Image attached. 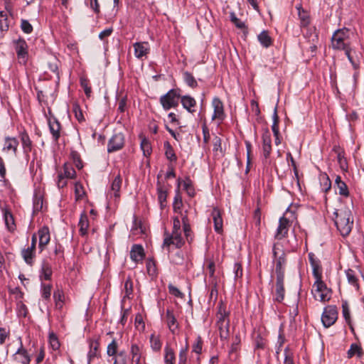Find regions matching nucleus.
I'll return each instance as SVG.
<instances>
[{
  "instance_id": "603ef678",
  "label": "nucleus",
  "mask_w": 364,
  "mask_h": 364,
  "mask_svg": "<svg viewBox=\"0 0 364 364\" xmlns=\"http://www.w3.org/2000/svg\"><path fill=\"white\" fill-rule=\"evenodd\" d=\"M118 344L115 339H113L112 342L107 346V354L108 356H114L118 353Z\"/></svg>"
},
{
  "instance_id": "cd10ccee",
  "label": "nucleus",
  "mask_w": 364,
  "mask_h": 364,
  "mask_svg": "<svg viewBox=\"0 0 364 364\" xmlns=\"http://www.w3.org/2000/svg\"><path fill=\"white\" fill-rule=\"evenodd\" d=\"M55 308L61 310L65 304V294L62 289H57L53 293Z\"/></svg>"
},
{
  "instance_id": "7ed1b4c3",
  "label": "nucleus",
  "mask_w": 364,
  "mask_h": 364,
  "mask_svg": "<svg viewBox=\"0 0 364 364\" xmlns=\"http://www.w3.org/2000/svg\"><path fill=\"white\" fill-rule=\"evenodd\" d=\"M331 44L333 49L341 50L350 46L348 29L343 28L336 31L331 38Z\"/></svg>"
},
{
  "instance_id": "5701e85b",
  "label": "nucleus",
  "mask_w": 364,
  "mask_h": 364,
  "mask_svg": "<svg viewBox=\"0 0 364 364\" xmlns=\"http://www.w3.org/2000/svg\"><path fill=\"white\" fill-rule=\"evenodd\" d=\"M19 136H20L21 141L22 144L23 153L28 156L29 152H31L32 150V147H33L32 141H31L28 133L26 131L21 132L19 134Z\"/></svg>"
},
{
  "instance_id": "864d4df0",
  "label": "nucleus",
  "mask_w": 364,
  "mask_h": 364,
  "mask_svg": "<svg viewBox=\"0 0 364 364\" xmlns=\"http://www.w3.org/2000/svg\"><path fill=\"white\" fill-rule=\"evenodd\" d=\"M342 313L343 316L348 324H350V315L348 304L346 301L342 302Z\"/></svg>"
},
{
  "instance_id": "e2e57ef3",
  "label": "nucleus",
  "mask_w": 364,
  "mask_h": 364,
  "mask_svg": "<svg viewBox=\"0 0 364 364\" xmlns=\"http://www.w3.org/2000/svg\"><path fill=\"white\" fill-rule=\"evenodd\" d=\"M168 291L169 293L176 297L178 298H183L184 296V294L176 287H174L172 284H169L168 287Z\"/></svg>"
},
{
  "instance_id": "13d9d810",
  "label": "nucleus",
  "mask_w": 364,
  "mask_h": 364,
  "mask_svg": "<svg viewBox=\"0 0 364 364\" xmlns=\"http://www.w3.org/2000/svg\"><path fill=\"white\" fill-rule=\"evenodd\" d=\"M124 297L129 298V296L132 295L133 292V282L130 278H127L124 282Z\"/></svg>"
},
{
  "instance_id": "09e8293b",
  "label": "nucleus",
  "mask_w": 364,
  "mask_h": 364,
  "mask_svg": "<svg viewBox=\"0 0 364 364\" xmlns=\"http://www.w3.org/2000/svg\"><path fill=\"white\" fill-rule=\"evenodd\" d=\"M273 124L272 126V129L274 135H279V116L277 114V109L274 108L273 113Z\"/></svg>"
},
{
  "instance_id": "bf43d9fd",
  "label": "nucleus",
  "mask_w": 364,
  "mask_h": 364,
  "mask_svg": "<svg viewBox=\"0 0 364 364\" xmlns=\"http://www.w3.org/2000/svg\"><path fill=\"white\" fill-rule=\"evenodd\" d=\"M182 205L181 198L178 195L176 196L173 203V211L175 213H181Z\"/></svg>"
},
{
  "instance_id": "37998d69",
  "label": "nucleus",
  "mask_w": 364,
  "mask_h": 364,
  "mask_svg": "<svg viewBox=\"0 0 364 364\" xmlns=\"http://www.w3.org/2000/svg\"><path fill=\"white\" fill-rule=\"evenodd\" d=\"M64 173L63 174L67 178H73L75 177L76 172L71 164L65 163L63 166Z\"/></svg>"
},
{
  "instance_id": "473e14b6",
  "label": "nucleus",
  "mask_w": 364,
  "mask_h": 364,
  "mask_svg": "<svg viewBox=\"0 0 364 364\" xmlns=\"http://www.w3.org/2000/svg\"><path fill=\"white\" fill-rule=\"evenodd\" d=\"M164 147L166 159L171 162H176L177 161V156L171 144L168 141H165Z\"/></svg>"
},
{
  "instance_id": "c756f323",
  "label": "nucleus",
  "mask_w": 364,
  "mask_h": 364,
  "mask_svg": "<svg viewBox=\"0 0 364 364\" xmlns=\"http://www.w3.org/2000/svg\"><path fill=\"white\" fill-rule=\"evenodd\" d=\"M164 359L165 364H175V353L173 350L168 345H166L164 348Z\"/></svg>"
},
{
  "instance_id": "a878e982",
  "label": "nucleus",
  "mask_w": 364,
  "mask_h": 364,
  "mask_svg": "<svg viewBox=\"0 0 364 364\" xmlns=\"http://www.w3.org/2000/svg\"><path fill=\"white\" fill-rule=\"evenodd\" d=\"M298 11V16L300 20V25L301 27H307L311 22L309 14L305 11L301 5H297L296 6Z\"/></svg>"
},
{
  "instance_id": "6e6d98bb",
  "label": "nucleus",
  "mask_w": 364,
  "mask_h": 364,
  "mask_svg": "<svg viewBox=\"0 0 364 364\" xmlns=\"http://www.w3.org/2000/svg\"><path fill=\"white\" fill-rule=\"evenodd\" d=\"M58 64L59 61L55 58H53L48 63L49 70L55 73L59 78V73H58Z\"/></svg>"
},
{
  "instance_id": "f704fd0d",
  "label": "nucleus",
  "mask_w": 364,
  "mask_h": 364,
  "mask_svg": "<svg viewBox=\"0 0 364 364\" xmlns=\"http://www.w3.org/2000/svg\"><path fill=\"white\" fill-rule=\"evenodd\" d=\"M36 255V251L31 250L29 247L23 249L21 251V256L24 259L25 262L29 265H32L33 263V258Z\"/></svg>"
},
{
  "instance_id": "9b49d317",
  "label": "nucleus",
  "mask_w": 364,
  "mask_h": 364,
  "mask_svg": "<svg viewBox=\"0 0 364 364\" xmlns=\"http://www.w3.org/2000/svg\"><path fill=\"white\" fill-rule=\"evenodd\" d=\"M309 259L312 267V274L315 278V282H321L322 280V268L319 259L315 257V255L312 252L309 254Z\"/></svg>"
},
{
  "instance_id": "c03bdc74",
  "label": "nucleus",
  "mask_w": 364,
  "mask_h": 364,
  "mask_svg": "<svg viewBox=\"0 0 364 364\" xmlns=\"http://www.w3.org/2000/svg\"><path fill=\"white\" fill-rule=\"evenodd\" d=\"M151 348L154 351H159L162 343L159 336L151 334L150 336Z\"/></svg>"
},
{
  "instance_id": "f8f14e48",
  "label": "nucleus",
  "mask_w": 364,
  "mask_h": 364,
  "mask_svg": "<svg viewBox=\"0 0 364 364\" xmlns=\"http://www.w3.org/2000/svg\"><path fill=\"white\" fill-rule=\"evenodd\" d=\"M290 226V221L286 217L280 218L279 220V225L277 227L274 238L281 240L287 237L289 227Z\"/></svg>"
},
{
  "instance_id": "72a5a7b5",
  "label": "nucleus",
  "mask_w": 364,
  "mask_h": 364,
  "mask_svg": "<svg viewBox=\"0 0 364 364\" xmlns=\"http://www.w3.org/2000/svg\"><path fill=\"white\" fill-rule=\"evenodd\" d=\"M260 44L264 48H269L272 44V38L267 31H262L257 36Z\"/></svg>"
},
{
  "instance_id": "338daca9",
  "label": "nucleus",
  "mask_w": 364,
  "mask_h": 364,
  "mask_svg": "<svg viewBox=\"0 0 364 364\" xmlns=\"http://www.w3.org/2000/svg\"><path fill=\"white\" fill-rule=\"evenodd\" d=\"M183 230L186 236L187 241L191 243L193 240V237L191 235V229L190 224H186L183 225Z\"/></svg>"
},
{
  "instance_id": "4be33fe9",
  "label": "nucleus",
  "mask_w": 364,
  "mask_h": 364,
  "mask_svg": "<svg viewBox=\"0 0 364 364\" xmlns=\"http://www.w3.org/2000/svg\"><path fill=\"white\" fill-rule=\"evenodd\" d=\"M165 316L166 323L169 330L172 333L174 334L176 333V331L178 329V324L173 311L170 309H167L166 311Z\"/></svg>"
},
{
  "instance_id": "2f4dec72",
  "label": "nucleus",
  "mask_w": 364,
  "mask_h": 364,
  "mask_svg": "<svg viewBox=\"0 0 364 364\" xmlns=\"http://www.w3.org/2000/svg\"><path fill=\"white\" fill-rule=\"evenodd\" d=\"M156 189L158 193V200L159 201L161 208L162 209L166 206L167 192L159 182L157 183Z\"/></svg>"
},
{
  "instance_id": "680f3d73",
  "label": "nucleus",
  "mask_w": 364,
  "mask_h": 364,
  "mask_svg": "<svg viewBox=\"0 0 364 364\" xmlns=\"http://www.w3.org/2000/svg\"><path fill=\"white\" fill-rule=\"evenodd\" d=\"M203 341L200 336H198L196 343L193 345V352L200 354L202 352Z\"/></svg>"
},
{
  "instance_id": "393cba45",
  "label": "nucleus",
  "mask_w": 364,
  "mask_h": 364,
  "mask_svg": "<svg viewBox=\"0 0 364 364\" xmlns=\"http://www.w3.org/2000/svg\"><path fill=\"white\" fill-rule=\"evenodd\" d=\"M284 277H277L275 300L282 302L284 298Z\"/></svg>"
},
{
  "instance_id": "f257e3e1",
  "label": "nucleus",
  "mask_w": 364,
  "mask_h": 364,
  "mask_svg": "<svg viewBox=\"0 0 364 364\" xmlns=\"http://www.w3.org/2000/svg\"><path fill=\"white\" fill-rule=\"evenodd\" d=\"M333 216L334 223L341 235L348 236L353 229L354 221L351 210L347 207L335 209Z\"/></svg>"
},
{
  "instance_id": "20e7f679",
  "label": "nucleus",
  "mask_w": 364,
  "mask_h": 364,
  "mask_svg": "<svg viewBox=\"0 0 364 364\" xmlns=\"http://www.w3.org/2000/svg\"><path fill=\"white\" fill-rule=\"evenodd\" d=\"M185 243L181 237V231H172L171 234L167 232L164 233L163 248H166L169 252L171 245H174L176 248H181Z\"/></svg>"
},
{
  "instance_id": "ea45409f",
  "label": "nucleus",
  "mask_w": 364,
  "mask_h": 364,
  "mask_svg": "<svg viewBox=\"0 0 364 364\" xmlns=\"http://www.w3.org/2000/svg\"><path fill=\"white\" fill-rule=\"evenodd\" d=\"M78 225L80 227V234L82 235H86L89 227V221L85 214L81 215Z\"/></svg>"
},
{
  "instance_id": "2eb2a0df",
  "label": "nucleus",
  "mask_w": 364,
  "mask_h": 364,
  "mask_svg": "<svg viewBox=\"0 0 364 364\" xmlns=\"http://www.w3.org/2000/svg\"><path fill=\"white\" fill-rule=\"evenodd\" d=\"M134 56L138 59L146 57L150 51V46L148 42H136L133 44Z\"/></svg>"
},
{
  "instance_id": "5fc2aeb1",
  "label": "nucleus",
  "mask_w": 364,
  "mask_h": 364,
  "mask_svg": "<svg viewBox=\"0 0 364 364\" xmlns=\"http://www.w3.org/2000/svg\"><path fill=\"white\" fill-rule=\"evenodd\" d=\"M342 50H344L345 51V54L347 56L348 60L350 62V63L352 64V65L353 66V68L355 69H357L359 67V63L357 62L356 60H355V59L353 58V57L351 55V49L350 48V46H347L346 48L345 49H341Z\"/></svg>"
},
{
  "instance_id": "052dcab7",
  "label": "nucleus",
  "mask_w": 364,
  "mask_h": 364,
  "mask_svg": "<svg viewBox=\"0 0 364 364\" xmlns=\"http://www.w3.org/2000/svg\"><path fill=\"white\" fill-rule=\"evenodd\" d=\"M335 188H336L338 190V193L341 196H348L349 194L348 188L347 187V185L345 182L343 183H338V185L335 186Z\"/></svg>"
},
{
  "instance_id": "e433bc0d",
  "label": "nucleus",
  "mask_w": 364,
  "mask_h": 364,
  "mask_svg": "<svg viewBox=\"0 0 364 364\" xmlns=\"http://www.w3.org/2000/svg\"><path fill=\"white\" fill-rule=\"evenodd\" d=\"M122 184V178L119 175L117 176L111 185V191L115 198L119 197V190Z\"/></svg>"
},
{
  "instance_id": "4468645a",
  "label": "nucleus",
  "mask_w": 364,
  "mask_h": 364,
  "mask_svg": "<svg viewBox=\"0 0 364 364\" xmlns=\"http://www.w3.org/2000/svg\"><path fill=\"white\" fill-rule=\"evenodd\" d=\"M212 105L214 109L212 119H218L222 122L225 117L223 102L218 97H214L212 102Z\"/></svg>"
},
{
  "instance_id": "b1692460",
  "label": "nucleus",
  "mask_w": 364,
  "mask_h": 364,
  "mask_svg": "<svg viewBox=\"0 0 364 364\" xmlns=\"http://www.w3.org/2000/svg\"><path fill=\"white\" fill-rule=\"evenodd\" d=\"M2 211H3L5 225L6 226L8 230L10 232H14V230L16 229V224H15V220H14L12 213H11V211L9 210H8L7 208H2Z\"/></svg>"
},
{
  "instance_id": "423d86ee",
  "label": "nucleus",
  "mask_w": 364,
  "mask_h": 364,
  "mask_svg": "<svg viewBox=\"0 0 364 364\" xmlns=\"http://www.w3.org/2000/svg\"><path fill=\"white\" fill-rule=\"evenodd\" d=\"M15 50L20 64L26 65L28 59V47L25 40L19 38L14 41Z\"/></svg>"
},
{
  "instance_id": "ddd939ff",
  "label": "nucleus",
  "mask_w": 364,
  "mask_h": 364,
  "mask_svg": "<svg viewBox=\"0 0 364 364\" xmlns=\"http://www.w3.org/2000/svg\"><path fill=\"white\" fill-rule=\"evenodd\" d=\"M48 124L49 127L50 132L52 134L53 140L55 142H58L59 138L60 137V123L55 117H51L48 119Z\"/></svg>"
},
{
  "instance_id": "4d7b16f0",
  "label": "nucleus",
  "mask_w": 364,
  "mask_h": 364,
  "mask_svg": "<svg viewBox=\"0 0 364 364\" xmlns=\"http://www.w3.org/2000/svg\"><path fill=\"white\" fill-rule=\"evenodd\" d=\"M188 350V346L187 344L184 348H182L180 350V352L178 354V364H186Z\"/></svg>"
},
{
  "instance_id": "c85d7f7f",
  "label": "nucleus",
  "mask_w": 364,
  "mask_h": 364,
  "mask_svg": "<svg viewBox=\"0 0 364 364\" xmlns=\"http://www.w3.org/2000/svg\"><path fill=\"white\" fill-rule=\"evenodd\" d=\"M219 334L221 340H227L229 337L230 321L217 323Z\"/></svg>"
},
{
  "instance_id": "aec40b11",
  "label": "nucleus",
  "mask_w": 364,
  "mask_h": 364,
  "mask_svg": "<svg viewBox=\"0 0 364 364\" xmlns=\"http://www.w3.org/2000/svg\"><path fill=\"white\" fill-rule=\"evenodd\" d=\"M211 216L214 223V229L218 233L223 231V218L220 210L214 208L212 210Z\"/></svg>"
},
{
  "instance_id": "412c9836",
  "label": "nucleus",
  "mask_w": 364,
  "mask_h": 364,
  "mask_svg": "<svg viewBox=\"0 0 364 364\" xmlns=\"http://www.w3.org/2000/svg\"><path fill=\"white\" fill-rule=\"evenodd\" d=\"M180 99L183 107L188 112L193 114L196 112L194 107L196 106V101L193 97L189 95H184L181 97Z\"/></svg>"
},
{
  "instance_id": "774afa93",
  "label": "nucleus",
  "mask_w": 364,
  "mask_h": 364,
  "mask_svg": "<svg viewBox=\"0 0 364 364\" xmlns=\"http://www.w3.org/2000/svg\"><path fill=\"white\" fill-rule=\"evenodd\" d=\"M262 144L271 145L272 138L269 131L267 129L262 134Z\"/></svg>"
},
{
  "instance_id": "a18cd8bd",
  "label": "nucleus",
  "mask_w": 364,
  "mask_h": 364,
  "mask_svg": "<svg viewBox=\"0 0 364 364\" xmlns=\"http://www.w3.org/2000/svg\"><path fill=\"white\" fill-rule=\"evenodd\" d=\"M85 196V191L82 185L80 183H75V200H80Z\"/></svg>"
},
{
  "instance_id": "3c124183",
  "label": "nucleus",
  "mask_w": 364,
  "mask_h": 364,
  "mask_svg": "<svg viewBox=\"0 0 364 364\" xmlns=\"http://www.w3.org/2000/svg\"><path fill=\"white\" fill-rule=\"evenodd\" d=\"M73 112L75 114V117L76 119L79 122H82L85 121V117L82 114V111L78 104H76V103L73 104Z\"/></svg>"
},
{
  "instance_id": "58836bf2",
  "label": "nucleus",
  "mask_w": 364,
  "mask_h": 364,
  "mask_svg": "<svg viewBox=\"0 0 364 364\" xmlns=\"http://www.w3.org/2000/svg\"><path fill=\"white\" fill-rule=\"evenodd\" d=\"M183 78L186 84L191 88H195L198 86V82L194 76L189 72L186 71L183 73Z\"/></svg>"
},
{
  "instance_id": "de8ad7c7",
  "label": "nucleus",
  "mask_w": 364,
  "mask_h": 364,
  "mask_svg": "<svg viewBox=\"0 0 364 364\" xmlns=\"http://www.w3.org/2000/svg\"><path fill=\"white\" fill-rule=\"evenodd\" d=\"M347 354L348 358L353 357L355 354L360 357L362 354V349L358 344L352 343L350 349L347 352Z\"/></svg>"
},
{
  "instance_id": "dca6fc26",
  "label": "nucleus",
  "mask_w": 364,
  "mask_h": 364,
  "mask_svg": "<svg viewBox=\"0 0 364 364\" xmlns=\"http://www.w3.org/2000/svg\"><path fill=\"white\" fill-rule=\"evenodd\" d=\"M38 235L39 237L38 249L40 252H42L50 240L49 228L47 226H43L38 231Z\"/></svg>"
},
{
  "instance_id": "bb28decb",
  "label": "nucleus",
  "mask_w": 364,
  "mask_h": 364,
  "mask_svg": "<svg viewBox=\"0 0 364 364\" xmlns=\"http://www.w3.org/2000/svg\"><path fill=\"white\" fill-rule=\"evenodd\" d=\"M15 360L22 364H29L31 361L30 356L28 354V352L26 349H24L22 346L18 348L16 353L14 355Z\"/></svg>"
},
{
  "instance_id": "79ce46f5",
  "label": "nucleus",
  "mask_w": 364,
  "mask_h": 364,
  "mask_svg": "<svg viewBox=\"0 0 364 364\" xmlns=\"http://www.w3.org/2000/svg\"><path fill=\"white\" fill-rule=\"evenodd\" d=\"M52 285L50 284L41 283V296L45 300H49L51 295Z\"/></svg>"
},
{
  "instance_id": "8fccbe9b",
  "label": "nucleus",
  "mask_w": 364,
  "mask_h": 364,
  "mask_svg": "<svg viewBox=\"0 0 364 364\" xmlns=\"http://www.w3.org/2000/svg\"><path fill=\"white\" fill-rule=\"evenodd\" d=\"M183 188L186 191L188 195L191 197L195 196V190L193 188L192 181L190 178L187 177L183 181Z\"/></svg>"
},
{
  "instance_id": "c9c22d12",
  "label": "nucleus",
  "mask_w": 364,
  "mask_h": 364,
  "mask_svg": "<svg viewBox=\"0 0 364 364\" xmlns=\"http://www.w3.org/2000/svg\"><path fill=\"white\" fill-rule=\"evenodd\" d=\"M52 276V269L48 263H43L41 270V280H50Z\"/></svg>"
},
{
  "instance_id": "69168bd1",
  "label": "nucleus",
  "mask_w": 364,
  "mask_h": 364,
  "mask_svg": "<svg viewBox=\"0 0 364 364\" xmlns=\"http://www.w3.org/2000/svg\"><path fill=\"white\" fill-rule=\"evenodd\" d=\"M21 27L22 31L27 34L31 33L33 31L31 24L26 20L21 21Z\"/></svg>"
},
{
  "instance_id": "9d476101",
  "label": "nucleus",
  "mask_w": 364,
  "mask_h": 364,
  "mask_svg": "<svg viewBox=\"0 0 364 364\" xmlns=\"http://www.w3.org/2000/svg\"><path fill=\"white\" fill-rule=\"evenodd\" d=\"M90 350L87 353V364H97L100 357V343L97 340H90Z\"/></svg>"
},
{
  "instance_id": "6ab92c4d",
  "label": "nucleus",
  "mask_w": 364,
  "mask_h": 364,
  "mask_svg": "<svg viewBox=\"0 0 364 364\" xmlns=\"http://www.w3.org/2000/svg\"><path fill=\"white\" fill-rule=\"evenodd\" d=\"M18 146V141L16 138L6 136L4 138V144L2 150L5 152L12 151L14 155H16Z\"/></svg>"
},
{
  "instance_id": "f3484780",
  "label": "nucleus",
  "mask_w": 364,
  "mask_h": 364,
  "mask_svg": "<svg viewBox=\"0 0 364 364\" xmlns=\"http://www.w3.org/2000/svg\"><path fill=\"white\" fill-rule=\"evenodd\" d=\"M130 354L132 364H146V359L142 358L141 349L137 344H132Z\"/></svg>"
},
{
  "instance_id": "a211bd4d",
  "label": "nucleus",
  "mask_w": 364,
  "mask_h": 364,
  "mask_svg": "<svg viewBox=\"0 0 364 364\" xmlns=\"http://www.w3.org/2000/svg\"><path fill=\"white\" fill-rule=\"evenodd\" d=\"M145 257L144 250L141 245H134L130 251V258L136 263L140 262Z\"/></svg>"
},
{
  "instance_id": "a19ab883",
  "label": "nucleus",
  "mask_w": 364,
  "mask_h": 364,
  "mask_svg": "<svg viewBox=\"0 0 364 364\" xmlns=\"http://www.w3.org/2000/svg\"><path fill=\"white\" fill-rule=\"evenodd\" d=\"M218 321L217 323H223L224 321H230L229 313L226 311L225 307L222 304L219 307L218 312Z\"/></svg>"
},
{
  "instance_id": "0eeeda50",
  "label": "nucleus",
  "mask_w": 364,
  "mask_h": 364,
  "mask_svg": "<svg viewBox=\"0 0 364 364\" xmlns=\"http://www.w3.org/2000/svg\"><path fill=\"white\" fill-rule=\"evenodd\" d=\"M272 252L276 262L275 272L277 277H284V267L287 263L286 253L281 250V253L279 254L276 245L273 246Z\"/></svg>"
},
{
  "instance_id": "f03ea898",
  "label": "nucleus",
  "mask_w": 364,
  "mask_h": 364,
  "mask_svg": "<svg viewBox=\"0 0 364 364\" xmlns=\"http://www.w3.org/2000/svg\"><path fill=\"white\" fill-rule=\"evenodd\" d=\"M180 97L179 89H171L167 93L161 96L159 101L164 109L167 111L178 105Z\"/></svg>"
},
{
  "instance_id": "0e129e2a",
  "label": "nucleus",
  "mask_w": 364,
  "mask_h": 364,
  "mask_svg": "<svg viewBox=\"0 0 364 364\" xmlns=\"http://www.w3.org/2000/svg\"><path fill=\"white\" fill-rule=\"evenodd\" d=\"M49 342L53 350H57L60 347V343L57 336L54 333H50L49 336Z\"/></svg>"
},
{
  "instance_id": "6e6552de",
  "label": "nucleus",
  "mask_w": 364,
  "mask_h": 364,
  "mask_svg": "<svg viewBox=\"0 0 364 364\" xmlns=\"http://www.w3.org/2000/svg\"><path fill=\"white\" fill-rule=\"evenodd\" d=\"M124 136L122 133L114 134L107 144V151L113 153L121 150L124 146Z\"/></svg>"
},
{
  "instance_id": "7c9ffc66",
  "label": "nucleus",
  "mask_w": 364,
  "mask_h": 364,
  "mask_svg": "<svg viewBox=\"0 0 364 364\" xmlns=\"http://www.w3.org/2000/svg\"><path fill=\"white\" fill-rule=\"evenodd\" d=\"M346 277L348 283L354 287L357 290L359 289L358 278L354 270L348 269L346 271Z\"/></svg>"
},
{
  "instance_id": "49530a36",
  "label": "nucleus",
  "mask_w": 364,
  "mask_h": 364,
  "mask_svg": "<svg viewBox=\"0 0 364 364\" xmlns=\"http://www.w3.org/2000/svg\"><path fill=\"white\" fill-rule=\"evenodd\" d=\"M114 356V364H127V355L124 350L118 352V353Z\"/></svg>"
},
{
  "instance_id": "1a4fd4ad",
  "label": "nucleus",
  "mask_w": 364,
  "mask_h": 364,
  "mask_svg": "<svg viewBox=\"0 0 364 364\" xmlns=\"http://www.w3.org/2000/svg\"><path fill=\"white\" fill-rule=\"evenodd\" d=\"M338 318V313L335 307L328 306L324 309L321 316V321L326 328L332 326Z\"/></svg>"
},
{
  "instance_id": "4c0bfd02",
  "label": "nucleus",
  "mask_w": 364,
  "mask_h": 364,
  "mask_svg": "<svg viewBox=\"0 0 364 364\" xmlns=\"http://www.w3.org/2000/svg\"><path fill=\"white\" fill-rule=\"evenodd\" d=\"M140 147L143 151V154L144 156L148 157L151 155L152 148L149 139H147L145 137H143L141 141Z\"/></svg>"
},
{
  "instance_id": "39448f33",
  "label": "nucleus",
  "mask_w": 364,
  "mask_h": 364,
  "mask_svg": "<svg viewBox=\"0 0 364 364\" xmlns=\"http://www.w3.org/2000/svg\"><path fill=\"white\" fill-rule=\"evenodd\" d=\"M314 287L315 288V293H314L315 299L321 302H326L330 300L331 297V290L327 287L323 281L314 282Z\"/></svg>"
}]
</instances>
